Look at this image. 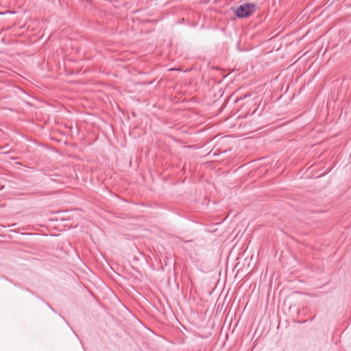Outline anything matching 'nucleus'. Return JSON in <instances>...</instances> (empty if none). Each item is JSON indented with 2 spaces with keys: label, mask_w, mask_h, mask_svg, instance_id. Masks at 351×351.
<instances>
[{
  "label": "nucleus",
  "mask_w": 351,
  "mask_h": 351,
  "mask_svg": "<svg viewBox=\"0 0 351 351\" xmlns=\"http://www.w3.org/2000/svg\"><path fill=\"white\" fill-rule=\"evenodd\" d=\"M257 9L256 5L250 3H245L232 10L237 17L239 19L247 18L253 14Z\"/></svg>",
  "instance_id": "nucleus-1"
},
{
  "label": "nucleus",
  "mask_w": 351,
  "mask_h": 351,
  "mask_svg": "<svg viewBox=\"0 0 351 351\" xmlns=\"http://www.w3.org/2000/svg\"><path fill=\"white\" fill-rule=\"evenodd\" d=\"M5 13H12V12H10V10H6L5 12H0V14H4Z\"/></svg>",
  "instance_id": "nucleus-2"
}]
</instances>
